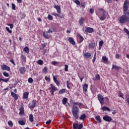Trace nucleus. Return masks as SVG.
Instances as JSON below:
<instances>
[{"label": "nucleus", "instance_id": "49", "mask_svg": "<svg viewBox=\"0 0 129 129\" xmlns=\"http://www.w3.org/2000/svg\"><path fill=\"white\" fill-rule=\"evenodd\" d=\"M51 63L54 65V66H56L57 64H58V62L57 61H53L51 62Z\"/></svg>", "mask_w": 129, "mask_h": 129}, {"label": "nucleus", "instance_id": "61", "mask_svg": "<svg viewBox=\"0 0 129 129\" xmlns=\"http://www.w3.org/2000/svg\"><path fill=\"white\" fill-rule=\"evenodd\" d=\"M45 80L46 81H48V82H50V77H45Z\"/></svg>", "mask_w": 129, "mask_h": 129}, {"label": "nucleus", "instance_id": "55", "mask_svg": "<svg viewBox=\"0 0 129 129\" xmlns=\"http://www.w3.org/2000/svg\"><path fill=\"white\" fill-rule=\"evenodd\" d=\"M8 26H10V29L12 30L13 29V28L14 27V25H13V24H8Z\"/></svg>", "mask_w": 129, "mask_h": 129}, {"label": "nucleus", "instance_id": "50", "mask_svg": "<svg viewBox=\"0 0 129 129\" xmlns=\"http://www.w3.org/2000/svg\"><path fill=\"white\" fill-rule=\"evenodd\" d=\"M12 10H14V11H15V10H16V5H15V4H12Z\"/></svg>", "mask_w": 129, "mask_h": 129}, {"label": "nucleus", "instance_id": "11", "mask_svg": "<svg viewBox=\"0 0 129 129\" xmlns=\"http://www.w3.org/2000/svg\"><path fill=\"white\" fill-rule=\"evenodd\" d=\"M95 47V42L92 41L89 44V48L90 49H93Z\"/></svg>", "mask_w": 129, "mask_h": 129}, {"label": "nucleus", "instance_id": "47", "mask_svg": "<svg viewBox=\"0 0 129 129\" xmlns=\"http://www.w3.org/2000/svg\"><path fill=\"white\" fill-rule=\"evenodd\" d=\"M52 15L55 17H58V18L60 17V15L56 13H52Z\"/></svg>", "mask_w": 129, "mask_h": 129}, {"label": "nucleus", "instance_id": "43", "mask_svg": "<svg viewBox=\"0 0 129 129\" xmlns=\"http://www.w3.org/2000/svg\"><path fill=\"white\" fill-rule=\"evenodd\" d=\"M90 12L92 15H93L94 14V9L92 8L90 9Z\"/></svg>", "mask_w": 129, "mask_h": 129}, {"label": "nucleus", "instance_id": "27", "mask_svg": "<svg viewBox=\"0 0 129 129\" xmlns=\"http://www.w3.org/2000/svg\"><path fill=\"white\" fill-rule=\"evenodd\" d=\"M120 67L113 64L112 69H116V70H119Z\"/></svg>", "mask_w": 129, "mask_h": 129}, {"label": "nucleus", "instance_id": "21", "mask_svg": "<svg viewBox=\"0 0 129 129\" xmlns=\"http://www.w3.org/2000/svg\"><path fill=\"white\" fill-rule=\"evenodd\" d=\"M79 118L80 120H84V119L86 118V115H85V114H83L80 115Z\"/></svg>", "mask_w": 129, "mask_h": 129}, {"label": "nucleus", "instance_id": "41", "mask_svg": "<svg viewBox=\"0 0 129 129\" xmlns=\"http://www.w3.org/2000/svg\"><path fill=\"white\" fill-rule=\"evenodd\" d=\"M48 20H50L51 21L53 20V16H52L51 15H48V17H47Z\"/></svg>", "mask_w": 129, "mask_h": 129}, {"label": "nucleus", "instance_id": "24", "mask_svg": "<svg viewBox=\"0 0 129 129\" xmlns=\"http://www.w3.org/2000/svg\"><path fill=\"white\" fill-rule=\"evenodd\" d=\"M84 18L81 17L79 20V24L80 26H83V23L84 22Z\"/></svg>", "mask_w": 129, "mask_h": 129}, {"label": "nucleus", "instance_id": "9", "mask_svg": "<svg viewBox=\"0 0 129 129\" xmlns=\"http://www.w3.org/2000/svg\"><path fill=\"white\" fill-rule=\"evenodd\" d=\"M86 33H93L94 32V30H93V28H90V27H87L85 29Z\"/></svg>", "mask_w": 129, "mask_h": 129}, {"label": "nucleus", "instance_id": "37", "mask_svg": "<svg viewBox=\"0 0 129 129\" xmlns=\"http://www.w3.org/2000/svg\"><path fill=\"white\" fill-rule=\"evenodd\" d=\"M102 60L104 61V62H107L108 61V58L106 57L105 56H102Z\"/></svg>", "mask_w": 129, "mask_h": 129}, {"label": "nucleus", "instance_id": "13", "mask_svg": "<svg viewBox=\"0 0 129 129\" xmlns=\"http://www.w3.org/2000/svg\"><path fill=\"white\" fill-rule=\"evenodd\" d=\"M54 8L56 10L57 13H58V14H60V13H61V7H60V6L58 5H55Z\"/></svg>", "mask_w": 129, "mask_h": 129}, {"label": "nucleus", "instance_id": "16", "mask_svg": "<svg viewBox=\"0 0 129 129\" xmlns=\"http://www.w3.org/2000/svg\"><path fill=\"white\" fill-rule=\"evenodd\" d=\"M19 71L21 74H24V72H26V68L25 67L20 68Z\"/></svg>", "mask_w": 129, "mask_h": 129}, {"label": "nucleus", "instance_id": "45", "mask_svg": "<svg viewBox=\"0 0 129 129\" xmlns=\"http://www.w3.org/2000/svg\"><path fill=\"white\" fill-rule=\"evenodd\" d=\"M29 83H33V79L32 78H29L28 79Z\"/></svg>", "mask_w": 129, "mask_h": 129}, {"label": "nucleus", "instance_id": "28", "mask_svg": "<svg viewBox=\"0 0 129 129\" xmlns=\"http://www.w3.org/2000/svg\"><path fill=\"white\" fill-rule=\"evenodd\" d=\"M66 92V90L65 89H62L60 90L58 92L59 94H63V93H65Z\"/></svg>", "mask_w": 129, "mask_h": 129}, {"label": "nucleus", "instance_id": "14", "mask_svg": "<svg viewBox=\"0 0 129 129\" xmlns=\"http://www.w3.org/2000/svg\"><path fill=\"white\" fill-rule=\"evenodd\" d=\"M84 56L86 59H89L91 57V53L89 52H86L84 54Z\"/></svg>", "mask_w": 129, "mask_h": 129}, {"label": "nucleus", "instance_id": "7", "mask_svg": "<svg viewBox=\"0 0 129 129\" xmlns=\"http://www.w3.org/2000/svg\"><path fill=\"white\" fill-rule=\"evenodd\" d=\"M103 119L105 121H107L108 122H110V121H112V118L108 115H105L103 117Z\"/></svg>", "mask_w": 129, "mask_h": 129}, {"label": "nucleus", "instance_id": "33", "mask_svg": "<svg viewBox=\"0 0 129 129\" xmlns=\"http://www.w3.org/2000/svg\"><path fill=\"white\" fill-rule=\"evenodd\" d=\"M37 63L38 65H43L44 64V61L42 59H39L37 61Z\"/></svg>", "mask_w": 129, "mask_h": 129}, {"label": "nucleus", "instance_id": "1", "mask_svg": "<svg viewBox=\"0 0 129 129\" xmlns=\"http://www.w3.org/2000/svg\"><path fill=\"white\" fill-rule=\"evenodd\" d=\"M129 3L127 0H125L123 6V12L124 15L120 17L119 22L120 24H124L126 21H129Z\"/></svg>", "mask_w": 129, "mask_h": 129}, {"label": "nucleus", "instance_id": "29", "mask_svg": "<svg viewBox=\"0 0 129 129\" xmlns=\"http://www.w3.org/2000/svg\"><path fill=\"white\" fill-rule=\"evenodd\" d=\"M62 104L64 105H66V103H67V98H63L62 100Z\"/></svg>", "mask_w": 129, "mask_h": 129}, {"label": "nucleus", "instance_id": "62", "mask_svg": "<svg viewBox=\"0 0 129 129\" xmlns=\"http://www.w3.org/2000/svg\"><path fill=\"white\" fill-rule=\"evenodd\" d=\"M119 57H120V56L119 55V54H116L115 58H116V59H119Z\"/></svg>", "mask_w": 129, "mask_h": 129}, {"label": "nucleus", "instance_id": "51", "mask_svg": "<svg viewBox=\"0 0 129 129\" xmlns=\"http://www.w3.org/2000/svg\"><path fill=\"white\" fill-rule=\"evenodd\" d=\"M103 45V41L101 40L99 42V46H102Z\"/></svg>", "mask_w": 129, "mask_h": 129}, {"label": "nucleus", "instance_id": "2", "mask_svg": "<svg viewBox=\"0 0 129 129\" xmlns=\"http://www.w3.org/2000/svg\"><path fill=\"white\" fill-rule=\"evenodd\" d=\"M73 104L72 110V114L74 117H75L76 119H77L79 117V113L80 112L79 107L81 106V103L79 102H74Z\"/></svg>", "mask_w": 129, "mask_h": 129}, {"label": "nucleus", "instance_id": "46", "mask_svg": "<svg viewBox=\"0 0 129 129\" xmlns=\"http://www.w3.org/2000/svg\"><path fill=\"white\" fill-rule=\"evenodd\" d=\"M64 71L66 72H67V71H68V65H67V64L65 65Z\"/></svg>", "mask_w": 129, "mask_h": 129}, {"label": "nucleus", "instance_id": "64", "mask_svg": "<svg viewBox=\"0 0 129 129\" xmlns=\"http://www.w3.org/2000/svg\"><path fill=\"white\" fill-rule=\"evenodd\" d=\"M46 43H43L42 44V47L44 48L45 47H46Z\"/></svg>", "mask_w": 129, "mask_h": 129}, {"label": "nucleus", "instance_id": "52", "mask_svg": "<svg viewBox=\"0 0 129 129\" xmlns=\"http://www.w3.org/2000/svg\"><path fill=\"white\" fill-rule=\"evenodd\" d=\"M106 18H105L104 16H102L101 17H100V21H104V20H105Z\"/></svg>", "mask_w": 129, "mask_h": 129}, {"label": "nucleus", "instance_id": "20", "mask_svg": "<svg viewBox=\"0 0 129 129\" xmlns=\"http://www.w3.org/2000/svg\"><path fill=\"white\" fill-rule=\"evenodd\" d=\"M29 97V92H25L23 94V98L24 99H27Z\"/></svg>", "mask_w": 129, "mask_h": 129}, {"label": "nucleus", "instance_id": "6", "mask_svg": "<svg viewBox=\"0 0 129 129\" xmlns=\"http://www.w3.org/2000/svg\"><path fill=\"white\" fill-rule=\"evenodd\" d=\"M73 127L75 129H82L83 127V124L82 123L80 124H78L77 123H74L73 124Z\"/></svg>", "mask_w": 129, "mask_h": 129}, {"label": "nucleus", "instance_id": "38", "mask_svg": "<svg viewBox=\"0 0 129 129\" xmlns=\"http://www.w3.org/2000/svg\"><path fill=\"white\" fill-rule=\"evenodd\" d=\"M79 37L80 38V42L82 43V42H83V40H84V38L80 35H79Z\"/></svg>", "mask_w": 129, "mask_h": 129}, {"label": "nucleus", "instance_id": "23", "mask_svg": "<svg viewBox=\"0 0 129 129\" xmlns=\"http://www.w3.org/2000/svg\"><path fill=\"white\" fill-rule=\"evenodd\" d=\"M95 118L99 123L101 122V118H100V116L97 115L95 116Z\"/></svg>", "mask_w": 129, "mask_h": 129}, {"label": "nucleus", "instance_id": "42", "mask_svg": "<svg viewBox=\"0 0 129 129\" xmlns=\"http://www.w3.org/2000/svg\"><path fill=\"white\" fill-rule=\"evenodd\" d=\"M47 71H48V68L47 67H45L43 69V72H44V73H47Z\"/></svg>", "mask_w": 129, "mask_h": 129}, {"label": "nucleus", "instance_id": "39", "mask_svg": "<svg viewBox=\"0 0 129 129\" xmlns=\"http://www.w3.org/2000/svg\"><path fill=\"white\" fill-rule=\"evenodd\" d=\"M3 75L5 77H10V75H9V73H8L4 72Z\"/></svg>", "mask_w": 129, "mask_h": 129}, {"label": "nucleus", "instance_id": "59", "mask_svg": "<svg viewBox=\"0 0 129 129\" xmlns=\"http://www.w3.org/2000/svg\"><path fill=\"white\" fill-rule=\"evenodd\" d=\"M85 3H83L81 4V7L83 8V9H85Z\"/></svg>", "mask_w": 129, "mask_h": 129}, {"label": "nucleus", "instance_id": "8", "mask_svg": "<svg viewBox=\"0 0 129 129\" xmlns=\"http://www.w3.org/2000/svg\"><path fill=\"white\" fill-rule=\"evenodd\" d=\"M1 69L2 70H6V71H11V68L10 67L6 65V64H3L1 66Z\"/></svg>", "mask_w": 129, "mask_h": 129}, {"label": "nucleus", "instance_id": "22", "mask_svg": "<svg viewBox=\"0 0 129 129\" xmlns=\"http://www.w3.org/2000/svg\"><path fill=\"white\" fill-rule=\"evenodd\" d=\"M43 37L45 39H49V35H48V31L44 32L43 33Z\"/></svg>", "mask_w": 129, "mask_h": 129}, {"label": "nucleus", "instance_id": "34", "mask_svg": "<svg viewBox=\"0 0 129 129\" xmlns=\"http://www.w3.org/2000/svg\"><path fill=\"white\" fill-rule=\"evenodd\" d=\"M20 18L22 19H24V18H26V14L24 13H20Z\"/></svg>", "mask_w": 129, "mask_h": 129}, {"label": "nucleus", "instance_id": "44", "mask_svg": "<svg viewBox=\"0 0 129 129\" xmlns=\"http://www.w3.org/2000/svg\"><path fill=\"white\" fill-rule=\"evenodd\" d=\"M95 78L96 80H99L100 79V76H99V75H97L95 76Z\"/></svg>", "mask_w": 129, "mask_h": 129}, {"label": "nucleus", "instance_id": "17", "mask_svg": "<svg viewBox=\"0 0 129 129\" xmlns=\"http://www.w3.org/2000/svg\"><path fill=\"white\" fill-rule=\"evenodd\" d=\"M29 118L30 122H33V121H34V116L33 115V114H29Z\"/></svg>", "mask_w": 129, "mask_h": 129}, {"label": "nucleus", "instance_id": "31", "mask_svg": "<svg viewBox=\"0 0 129 129\" xmlns=\"http://www.w3.org/2000/svg\"><path fill=\"white\" fill-rule=\"evenodd\" d=\"M18 123L20 125H25V124H26V123L23 120L18 121Z\"/></svg>", "mask_w": 129, "mask_h": 129}, {"label": "nucleus", "instance_id": "56", "mask_svg": "<svg viewBox=\"0 0 129 129\" xmlns=\"http://www.w3.org/2000/svg\"><path fill=\"white\" fill-rule=\"evenodd\" d=\"M53 32H54V29H53V28H50L48 30V33H53Z\"/></svg>", "mask_w": 129, "mask_h": 129}, {"label": "nucleus", "instance_id": "19", "mask_svg": "<svg viewBox=\"0 0 129 129\" xmlns=\"http://www.w3.org/2000/svg\"><path fill=\"white\" fill-rule=\"evenodd\" d=\"M69 41L70 44H72V45H75V41H74V39H73V38L70 37L69 38Z\"/></svg>", "mask_w": 129, "mask_h": 129}, {"label": "nucleus", "instance_id": "63", "mask_svg": "<svg viewBox=\"0 0 129 129\" xmlns=\"http://www.w3.org/2000/svg\"><path fill=\"white\" fill-rule=\"evenodd\" d=\"M10 62H11V63H12L13 64L16 65V63H15V61L14 60V59H11Z\"/></svg>", "mask_w": 129, "mask_h": 129}, {"label": "nucleus", "instance_id": "30", "mask_svg": "<svg viewBox=\"0 0 129 129\" xmlns=\"http://www.w3.org/2000/svg\"><path fill=\"white\" fill-rule=\"evenodd\" d=\"M124 32L126 33V35L128 36V38L129 39V31L126 28H124L123 30Z\"/></svg>", "mask_w": 129, "mask_h": 129}, {"label": "nucleus", "instance_id": "15", "mask_svg": "<svg viewBox=\"0 0 129 129\" xmlns=\"http://www.w3.org/2000/svg\"><path fill=\"white\" fill-rule=\"evenodd\" d=\"M20 112L19 113L21 115H23V114H25V109L24 108V107H21L19 109Z\"/></svg>", "mask_w": 129, "mask_h": 129}, {"label": "nucleus", "instance_id": "32", "mask_svg": "<svg viewBox=\"0 0 129 129\" xmlns=\"http://www.w3.org/2000/svg\"><path fill=\"white\" fill-rule=\"evenodd\" d=\"M23 51H24V52H26L27 54L29 53V47L28 46H26L24 48Z\"/></svg>", "mask_w": 129, "mask_h": 129}, {"label": "nucleus", "instance_id": "48", "mask_svg": "<svg viewBox=\"0 0 129 129\" xmlns=\"http://www.w3.org/2000/svg\"><path fill=\"white\" fill-rule=\"evenodd\" d=\"M8 124L9 126H13V122L12 121H9Z\"/></svg>", "mask_w": 129, "mask_h": 129}, {"label": "nucleus", "instance_id": "3", "mask_svg": "<svg viewBox=\"0 0 129 129\" xmlns=\"http://www.w3.org/2000/svg\"><path fill=\"white\" fill-rule=\"evenodd\" d=\"M48 89L49 90H50V92L51 95H54V92L58 90V88H57V87L54 86V84H50V88H49Z\"/></svg>", "mask_w": 129, "mask_h": 129}, {"label": "nucleus", "instance_id": "54", "mask_svg": "<svg viewBox=\"0 0 129 129\" xmlns=\"http://www.w3.org/2000/svg\"><path fill=\"white\" fill-rule=\"evenodd\" d=\"M3 81L4 82H6L7 83V82H9V81H10V78L6 79L5 80L4 79Z\"/></svg>", "mask_w": 129, "mask_h": 129}, {"label": "nucleus", "instance_id": "12", "mask_svg": "<svg viewBox=\"0 0 129 129\" xmlns=\"http://www.w3.org/2000/svg\"><path fill=\"white\" fill-rule=\"evenodd\" d=\"M20 59L22 62H27V57L24 54H21Z\"/></svg>", "mask_w": 129, "mask_h": 129}, {"label": "nucleus", "instance_id": "40", "mask_svg": "<svg viewBox=\"0 0 129 129\" xmlns=\"http://www.w3.org/2000/svg\"><path fill=\"white\" fill-rule=\"evenodd\" d=\"M6 31H7V32H8V33H9L10 34H12V30H10V28L6 27Z\"/></svg>", "mask_w": 129, "mask_h": 129}, {"label": "nucleus", "instance_id": "10", "mask_svg": "<svg viewBox=\"0 0 129 129\" xmlns=\"http://www.w3.org/2000/svg\"><path fill=\"white\" fill-rule=\"evenodd\" d=\"M53 79L55 83H56L57 86H60V82L57 80V78L55 76H53Z\"/></svg>", "mask_w": 129, "mask_h": 129}, {"label": "nucleus", "instance_id": "60", "mask_svg": "<svg viewBox=\"0 0 129 129\" xmlns=\"http://www.w3.org/2000/svg\"><path fill=\"white\" fill-rule=\"evenodd\" d=\"M67 86L69 89H70V85L69 84V82L68 81L67 82Z\"/></svg>", "mask_w": 129, "mask_h": 129}, {"label": "nucleus", "instance_id": "57", "mask_svg": "<svg viewBox=\"0 0 129 129\" xmlns=\"http://www.w3.org/2000/svg\"><path fill=\"white\" fill-rule=\"evenodd\" d=\"M119 97H122V98H123V99H124V98H123V94H122V93H120L119 94Z\"/></svg>", "mask_w": 129, "mask_h": 129}, {"label": "nucleus", "instance_id": "35", "mask_svg": "<svg viewBox=\"0 0 129 129\" xmlns=\"http://www.w3.org/2000/svg\"><path fill=\"white\" fill-rule=\"evenodd\" d=\"M102 16L104 17L105 18H106V17H107V12H106L105 11H103Z\"/></svg>", "mask_w": 129, "mask_h": 129}, {"label": "nucleus", "instance_id": "26", "mask_svg": "<svg viewBox=\"0 0 129 129\" xmlns=\"http://www.w3.org/2000/svg\"><path fill=\"white\" fill-rule=\"evenodd\" d=\"M101 109H102V110H104L105 111H106V110H107L108 111H110L111 110L109 108H108V107L106 106H103L102 107Z\"/></svg>", "mask_w": 129, "mask_h": 129}, {"label": "nucleus", "instance_id": "58", "mask_svg": "<svg viewBox=\"0 0 129 129\" xmlns=\"http://www.w3.org/2000/svg\"><path fill=\"white\" fill-rule=\"evenodd\" d=\"M96 53H95L94 58H93V59H92V61H93V62H95V60H96Z\"/></svg>", "mask_w": 129, "mask_h": 129}, {"label": "nucleus", "instance_id": "18", "mask_svg": "<svg viewBox=\"0 0 129 129\" xmlns=\"http://www.w3.org/2000/svg\"><path fill=\"white\" fill-rule=\"evenodd\" d=\"M11 95H12V96H13V97H14V98L16 100H17L18 98H19V97H18V95H17V94L13 92H11Z\"/></svg>", "mask_w": 129, "mask_h": 129}, {"label": "nucleus", "instance_id": "36", "mask_svg": "<svg viewBox=\"0 0 129 129\" xmlns=\"http://www.w3.org/2000/svg\"><path fill=\"white\" fill-rule=\"evenodd\" d=\"M74 3H75L77 6H80V1L79 0H74Z\"/></svg>", "mask_w": 129, "mask_h": 129}, {"label": "nucleus", "instance_id": "53", "mask_svg": "<svg viewBox=\"0 0 129 129\" xmlns=\"http://www.w3.org/2000/svg\"><path fill=\"white\" fill-rule=\"evenodd\" d=\"M51 122H52V120L49 119L46 122V124H50V123H51Z\"/></svg>", "mask_w": 129, "mask_h": 129}, {"label": "nucleus", "instance_id": "25", "mask_svg": "<svg viewBox=\"0 0 129 129\" xmlns=\"http://www.w3.org/2000/svg\"><path fill=\"white\" fill-rule=\"evenodd\" d=\"M83 91H85V92H86L87 91V88H88V85L87 84H84L83 86Z\"/></svg>", "mask_w": 129, "mask_h": 129}, {"label": "nucleus", "instance_id": "4", "mask_svg": "<svg viewBox=\"0 0 129 129\" xmlns=\"http://www.w3.org/2000/svg\"><path fill=\"white\" fill-rule=\"evenodd\" d=\"M97 98L101 105H103L104 104V97L101 94H99L97 95Z\"/></svg>", "mask_w": 129, "mask_h": 129}, {"label": "nucleus", "instance_id": "5", "mask_svg": "<svg viewBox=\"0 0 129 129\" xmlns=\"http://www.w3.org/2000/svg\"><path fill=\"white\" fill-rule=\"evenodd\" d=\"M37 101L36 100H32L29 104L28 106L31 109L34 108L36 106Z\"/></svg>", "mask_w": 129, "mask_h": 129}]
</instances>
